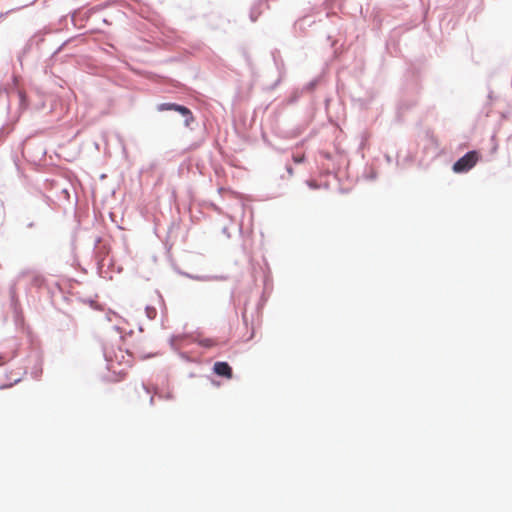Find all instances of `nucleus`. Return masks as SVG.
Returning <instances> with one entry per match:
<instances>
[{
    "label": "nucleus",
    "instance_id": "obj_9",
    "mask_svg": "<svg viewBox=\"0 0 512 512\" xmlns=\"http://www.w3.org/2000/svg\"><path fill=\"white\" fill-rule=\"evenodd\" d=\"M35 0H31L30 3H33Z\"/></svg>",
    "mask_w": 512,
    "mask_h": 512
},
{
    "label": "nucleus",
    "instance_id": "obj_8",
    "mask_svg": "<svg viewBox=\"0 0 512 512\" xmlns=\"http://www.w3.org/2000/svg\"><path fill=\"white\" fill-rule=\"evenodd\" d=\"M4 364L3 357L0 355V365Z\"/></svg>",
    "mask_w": 512,
    "mask_h": 512
},
{
    "label": "nucleus",
    "instance_id": "obj_3",
    "mask_svg": "<svg viewBox=\"0 0 512 512\" xmlns=\"http://www.w3.org/2000/svg\"><path fill=\"white\" fill-rule=\"evenodd\" d=\"M175 111L181 113L185 117L189 116V119H186L187 124H188L189 120H193L192 113L187 107L177 104Z\"/></svg>",
    "mask_w": 512,
    "mask_h": 512
},
{
    "label": "nucleus",
    "instance_id": "obj_1",
    "mask_svg": "<svg viewBox=\"0 0 512 512\" xmlns=\"http://www.w3.org/2000/svg\"><path fill=\"white\" fill-rule=\"evenodd\" d=\"M480 155L477 151H469L453 164L455 173H464L471 170L479 161Z\"/></svg>",
    "mask_w": 512,
    "mask_h": 512
},
{
    "label": "nucleus",
    "instance_id": "obj_6",
    "mask_svg": "<svg viewBox=\"0 0 512 512\" xmlns=\"http://www.w3.org/2000/svg\"><path fill=\"white\" fill-rule=\"evenodd\" d=\"M304 157L303 156H294L293 157V160L295 163H301L303 161Z\"/></svg>",
    "mask_w": 512,
    "mask_h": 512
},
{
    "label": "nucleus",
    "instance_id": "obj_7",
    "mask_svg": "<svg viewBox=\"0 0 512 512\" xmlns=\"http://www.w3.org/2000/svg\"><path fill=\"white\" fill-rule=\"evenodd\" d=\"M11 386H12V384H9V385H1V386H0V389L9 388V387H11Z\"/></svg>",
    "mask_w": 512,
    "mask_h": 512
},
{
    "label": "nucleus",
    "instance_id": "obj_4",
    "mask_svg": "<svg viewBox=\"0 0 512 512\" xmlns=\"http://www.w3.org/2000/svg\"><path fill=\"white\" fill-rule=\"evenodd\" d=\"M177 104L175 103H162L158 105L157 109L158 111H165V110H174L176 109Z\"/></svg>",
    "mask_w": 512,
    "mask_h": 512
},
{
    "label": "nucleus",
    "instance_id": "obj_2",
    "mask_svg": "<svg viewBox=\"0 0 512 512\" xmlns=\"http://www.w3.org/2000/svg\"><path fill=\"white\" fill-rule=\"evenodd\" d=\"M215 374L227 379H231L233 376L232 368L227 362H216L213 366Z\"/></svg>",
    "mask_w": 512,
    "mask_h": 512
},
{
    "label": "nucleus",
    "instance_id": "obj_5",
    "mask_svg": "<svg viewBox=\"0 0 512 512\" xmlns=\"http://www.w3.org/2000/svg\"><path fill=\"white\" fill-rule=\"evenodd\" d=\"M201 345L204 347H212L216 345V343L212 339H204L201 341Z\"/></svg>",
    "mask_w": 512,
    "mask_h": 512
}]
</instances>
